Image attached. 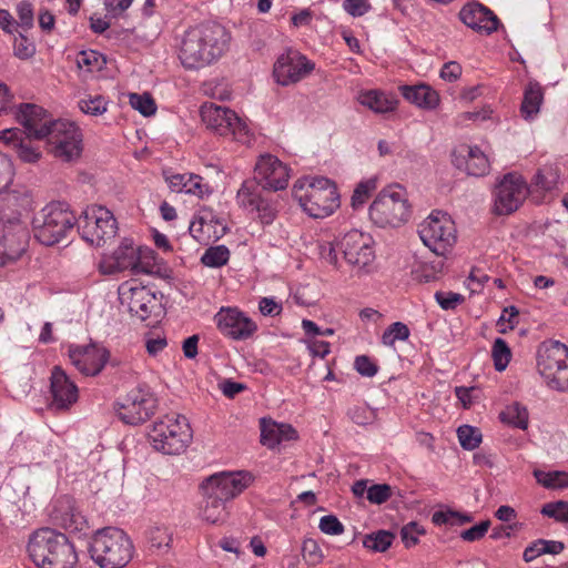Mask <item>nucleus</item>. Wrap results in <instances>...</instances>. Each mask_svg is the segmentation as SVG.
<instances>
[{"label": "nucleus", "mask_w": 568, "mask_h": 568, "mask_svg": "<svg viewBox=\"0 0 568 568\" xmlns=\"http://www.w3.org/2000/svg\"><path fill=\"white\" fill-rule=\"evenodd\" d=\"M17 14L19 22L17 23L22 30L27 31L33 27V8L31 3L21 1L17 4Z\"/></svg>", "instance_id": "obj_60"}, {"label": "nucleus", "mask_w": 568, "mask_h": 568, "mask_svg": "<svg viewBox=\"0 0 568 568\" xmlns=\"http://www.w3.org/2000/svg\"><path fill=\"white\" fill-rule=\"evenodd\" d=\"M432 520L435 525H463L471 521V517L467 514L455 511L452 509L437 510L433 514Z\"/></svg>", "instance_id": "obj_47"}, {"label": "nucleus", "mask_w": 568, "mask_h": 568, "mask_svg": "<svg viewBox=\"0 0 568 568\" xmlns=\"http://www.w3.org/2000/svg\"><path fill=\"white\" fill-rule=\"evenodd\" d=\"M435 300L443 310H454L464 302V296L454 292H436Z\"/></svg>", "instance_id": "obj_63"}, {"label": "nucleus", "mask_w": 568, "mask_h": 568, "mask_svg": "<svg viewBox=\"0 0 568 568\" xmlns=\"http://www.w3.org/2000/svg\"><path fill=\"white\" fill-rule=\"evenodd\" d=\"M418 234L423 243L439 256L449 253L457 241L455 222L443 211H433L423 220Z\"/></svg>", "instance_id": "obj_10"}, {"label": "nucleus", "mask_w": 568, "mask_h": 568, "mask_svg": "<svg viewBox=\"0 0 568 568\" xmlns=\"http://www.w3.org/2000/svg\"><path fill=\"white\" fill-rule=\"evenodd\" d=\"M168 346V339L159 333H149L145 336V348L150 356L155 357L161 354Z\"/></svg>", "instance_id": "obj_59"}, {"label": "nucleus", "mask_w": 568, "mask_h": 568, "mask_svg": "<svg viewBox=\"0 0 568 568\" xmlns=\"http://www.w3.org/2000/svg\"><path fill=\"white\" fill-rule=\"evenodd\" d=\"M69 358L72 365L84 375H97L109 359L108 351L99 345L70 346Z\"/></svg>", "instance_id": "obj_25"}, {"label": "nucleus", "mask_w": 568, "mask_h": 568, "mask_svg": "<svg viewBox=\"0 0 568 568\" xmlns=\"http://www.w3.org/2000/svg\"><path fill=\"white\" fill-rule=\"evenodd\" d=\"M292 194L302 210L314 219H325L341 205L336 184L325 176L305 175L297 179Z\"/></svg>", "instance_id": "obj_2"}, {"label": "nucleus", "mask_w": 568, "mask_h": 568, "mask_svg": "<svg viewBox=\"0 0 568 568\" xmlns=\"http://www.w3.org/2000/svg\"><path fill=\"white\" fill-rule=\"evenodd\" d=\"M393 542V535L385 530L366 536L364 546L374 551H385Z\"/></svg>", "instance_id": "obj_51"}, {"label": "nucleus", "mask_w": 568, "mask_h": 568, "mask_svg": "<svg viewBox=\"0 0 568 568\" xmlns=\"http://www.w3.org/2000/svg\"><path fill=\"white\" fill-rule=\"evenodd\" d=\"M239 205L251 213H255L256 219L263 225L273 223L277 215V209L274 202L261 196L257 185L252 181H245L236 194Z\"/></svg>", "instance_id": "obj_22"}, {"label": "nucleus", "mask_w": 568, "mask_h": 568, "mask_svg": "<svg viewBox=\"0 0 568 568\" xmlns=\"http://www.w3.org/2000/svg\"><path fill=\"white\" fill-rule=\"evenodd\" d=\"M14 170L11 160L0 152V194L13 182Z\"/></svg>", "instance_id": "obj_58"}, {"label": "nucleus", "mask_w": 568, "mask_h": 568, "mask_svg": "<svg viewBox=\"0 0 568 568\" xmlns=\"http://www.w3.org/2000/svg\"><path fill=\"white\" fill-rule=\"evenodd\" d=\"M89 550L93 561L101 568H122L133 555L130 538L115 527L98 530L92 537Z\"/></svg>", "instance_id": "obj_6"}, {"label": "nucleus", "mask_w": 568, "mask_h": 568, "mask_svg": "<svg viewBox=\"0 0 568 568\" xmlns=\"http://www.w3.org/2000/svg\"><path fill=\"white\" fill-rule=\"evenodd\" d=\"M158 409V397L152 388L142 383L132 387L115 407L118 417L128 425L146 422Z\"/></svg>", "instance_id": "obj_11"}, {"label": "nucleus", "mask_w": 568, "mask_h": 568, "mask_svg": "<svg viewBox=\"0 0 568 568\" xmlns=\"http://www.w3.org/2000/svg\"><path fill=\"white\" fill-rule=\"evenodd\" d=\"M559 169L556 164H546L538 170L534 178V185L544 191H550L559 182Z\"/></svg>", "instance_id": "obj_40"}, {"label": "nucleus", "mask_w": 568, "mask_h": 568, "mask_svg": "<svg viewBox=\"0 0 568 568\" xmlns=\"http://www.w3.org/2000/svg\"><path fill=\"white\" fill-rule=\"evenodd\" d=\"M118 293L121 305L142 321L146 320L155 307V295L135 280L123 282Z\"/></svg>", "instance_id": "obj_21"}, {"label": "nucleus", "mask_w": 568, "mask_h": 568, "mask_svg": "<svg viewBox=\"0 0 568 568\" xmlns=\"http://www.w3.org/2000/svg\"><path fill=\"white\" fill-rule=\"evenodd\" d=\"M445 263L443 260H435L430 262L416 261L412 268V276L414 280L428 283L437 280L444 272Z\"/></svg>", "instance_id": "obj_39"}, {"label": "nucleus", "mask_w": 568, "mask_h": 568, "mask_svg": "<svg viewBox=\"0 0 568 568\" xmlns=\"http://www.w3.org/2000/svg\"><path fill=\"white\" fill-rule=\"evenodd\" d=\"M75 63L82 77L87 78L103 69L105 58L95 50H82L75 54Z\"/></svg>", "instance_id": "obj_38"}, {"label": "nucleus", "mask_w": 568, "mask_h": 568, "mask_svg": "<svg viewBox=\"0 0 568 568\" xmlns=\"http://www.w3.org/2000/svg\"><path fill=\"white\" fill-rule=\"evenodd\" d=\"M291 178V169L277 156L261 154L254 165V181L264 190L281 191L286 189Z\"/></svg>", "instance_id": "obj_20"}, {"label": "nucleus", "mask_w": 568, "mask_h": 568, "mask_svg": "<svg viewBox=\"0 0 568 568\" xmlns=\"http://www.w3.org/2000/svg\"><path fill=\"white\" fill-rule=\"evenodd\" d=\"M52 520L71 534L83 532L88 521L70 497L58 498L51 510Z\"/></svg>", "instance_id": "obj_28"}, {"label": "nucleus", "mask_w": 568, "mask_h": 568, "mask_svg": "<svg viewBox=\"0 0 568 568\" xmlns=\"http://www.w3.org/2000/svg\"><path fill=\"white\" fill-rule=\"evenodd\" d=\"M457 437L460 446L466 450L476 449L483 440L479 428L470 425L459 426L457 428Z\"/></svg>", "instance_id": "obj_43"}, {"label": "nucleus", "mask_w": 568, "mask_h": 568, "mask_svg": "<svg viewBox=\"0 0 568 568\" xmlns=\"http://www.w3.org/2000/svg\"><path fill=\"white\" fill-rule=\"evenodd\" d=\"M230 251L224 245L213 246L205 251L201 261L209 267H221L227 263Z\"/></svg>", "instance_id": "obj_50"}, {"label": "nucleus", "mask_w": 568, "mask_h": 568, "mask_svg": "<svg viewBox=\"0 0 568 568\" xmlns=\"http://www.w3.org/2000/svg\"><path fill=\"white\" fill-rule=\"evenodd\" d=\"M410 335L409 328L402 322L389 325L382 335V343L385 346H394L396 342H404Z\"/></svg>", "instance_id": "obj_48"}, {"label": "nucleus", "mask_w": 568, "mask_h": 568, "mask_svg": "<svg viewBox=\"0 0 568 568\" xmlns=\"http://www.w3.org/2000/svg\"><path fill=\"white\" fill-rule=\"evenodd\" d=\"M254 481V476L247 470L219 471L201 484V489L211 490L213 494L230 501L241 495Z\"/></svg>", "instance_id": "obj_19"}, {"label": "nucleus", "mask_w": 568, "mask_h": 568, "mask_svg": "<svg viewBox=\"0 0 568 568\" xmlns=\"http://www.w3.org/2000/svg\"><path fill=\"white\" fill-rule=\"evenodd\" d=\"M220 333L233 341H245L257 332V324L245 312L235 306H222L214 315Z\"/></svg>", "instance_id": "obj_18"}, {"label": "nucleus", "mask_w": 568, "mask_h": 568, "mask_svg": "<svg viewBox=\"0 0 568 568\" xmlns=\"http://www.w3.org/2000/svg\"><path fill=\"white\" fill-rule=\"evenodd\" d=\"M425 528L416 521H410L400 530V537L406 547L415 546L419 537L425 534Z\"/></svg>", "instance_id": "obj_57"}, {"label": "nucleus", "mask_w": 568, "mask_h": 568, "mask_svg": "<svg viewBox=\"0 0 568 568\" xmlns=\"http://www.w3.org/2000/svg\"><path fill=\"white\" fill-rule=\"evenodd\" d=\"M200 115L204 125L221 136H231L234 141L247 146L256 140V131L252 122L241 118L227 106L206 102L202 104Z\"/></svg>", "instance_id": "obj_4"}, {"label": "nucleus", "mask_w": 568, "mask_h": 568, "mask_svg": "<svg viewBox=\"0 0 568 568\" xmlns=\"http://www.w3.org/2000/svg\"><path fill=\"white\" fill-rule=\"evenodd\" d=\"M349 418L357 425H369L376 419V412L372 407L361 404L348 410Z\"/></svg>", "instance_id": "obj_53"}, {"label": "nucleus", "mask_w": 568, "mask_h": 568, "mask_svg": "<svg viewBox=\"0 0 568 568\" xmlns=\"http://www.w3.org/2000/svg\"><path fill=\"white\" fill-rule=\"evenodd\" d=\"M109 101L102 95H88L79 101L80 110L88 115L99 116L106 112Z\"/></svg>", "instance_id": "obj_45"}, {"label": "nucleus", "mask_w": 568, "mask_h": 568, "mask_svg": "<svg viewBox=\"0 0 568 568\" xmlns=\"http://www.w3.org/2000/svg\"><path fill=\"white\" fill-rule=\"evenodd\" d=\"M296 437V430L291 425L266 418L261 419V442L264 446L273 449Z\"/></svg>", "instance_id": "obj_31"}, {"label": "nucleus", "mask_w": 568, "mask_h": 568, "mask_svg": "<svg viewBox=\"0 0 568 568\" xmlns=\"http://www.w3.org/2000/svg\"><path fill=\"white\" fill-rule=\"evenodd\" d=\"M487 120H496L494 115V110L489 105H485L475 111H466L458 115V123L465 124L468 121H473L476 123H483Z\"/></svg>", "instance_id": "obj_54"}, {"label": "nucleus", "mask_w": 568, "mask_h": 568, "mask_svg": "<svg viewBox=\"0 0 568 568\" xmlns=\"http://www.w3.org/2000/svg\"><path fill=\"white\" fill-rule=\"evenodd\" d=\"M528 185L517 173L506 174L494 191V212L498 215L515 212L528 195Z\"/></svg>", "instance_id": "obj_17"}, {"label": "nucleus", "mask_w": 568, "mask_h": 568, "mask_svg": "<svg viewBox=\"0 0 568 568\" xmlns=\"http://www.w3.org/2000/svg\"><path fill=\"white\" fill-rule=\"evenodd\" d=\"M129 103L144 116H151L156 112V104L149 93H130Z\"/></svg>", "instance_id": "obj_49"}, {"label": "nucleus", "mask_w": 568, "mask_h": 568, "mask_svg": "<svg viewBox=\"0 0 568 568\" xmlns=\"http://www.w3.org/2000/svg\"><path fill=\"white\" fill-rule=\"evenodd\" d=\"M302 555L310 566H317L324 559V555L318 542L312 538L305 539L303 541Z\"/></svg>", "instance_id": "obj_52"}, {"label": "nucleus", "mask_w": 568, "mask_h": 568, "mask_svg": "<svg viewBox=\"0 0 568 568\" xmlns=\"http://www.w3.org/2000/svg\"><path fill=\"white\" fill-rule=\"evenodd\" d=\"M50 153L64 162H72L82 153V134L80 129L70 121L57 120L45 136Z\"/></svg>", "instance_id": "obj_13"}, {"label": "nucleus", "mask_w": 568, "mask_h": 568, "mask_svg": "<svg viewBox=\"0 0 568 568\" xmlns=\"http://www.w3.org/2000/svg\"><path fill=\"white\" fill-rule=\"evenodd\" d=\"M203 505L201 507V518L209 524H222L229 516L227 503L223 498L213 494L211 490L202 489Z\"/></svg>", "instance_id": "obj_34"}, {"label": "nucleus", "mask_w": 568, "mask_h": 568, "mask_svg": "<svg viewBox=\"0 0 568 568\" xmlns=\"http://www.w3.org/2000/svg\"><path fill=\"white\" fill-rule=\"evenodd\" d=\"M75 223L77 217L68 204L51 202L32 220L34 237L43 245H54L67 236Z\"/></svg>", "instance_id": "obj_7"}, {"label": "nucleus", "mask_w": 568, "mask_h": 568, "mask_svg": "<svg viewBox=\"0 0 568 568\" xmlns=\"http://www.w3.org/2000/svg\"><path fill=\"white\" fill-rule=\"evenodd\" d=\"M17 153L18 156L23 161L28 163H34L41 158V151L33 146L30 141H23L21 140L17 144Z\"/></svg>", "instance_id": "obj_64"}, {"label": "nucleus", "mask_w": 568, "mask_h": 568, "mask_svg": "<svg viewBox=\"0 0 568 568\" xmlns=\"http://www.w3.org/2000/svg\"><path fill=\"white\" fill-rule=\"evenodd\" d=\"M544 102V91L538 82H529L524 91L520 114L526 121H534Z\"/></svg>", "instance_id": "obj_35"}, {"label": "nucleus", "mask_w": 568, "mask_h": 568, "mask_svg": "<svg viewBox=\"0 0 568 568\" xmlns=\"http://www.w3.org/2000/svg\"><path fill=\"white\" fill-rule=\"evenodd\" d=\"M1 195L9 206L18 211L19 215L33 209V195L24 185L11 183Z\"/></svg>", "instance_id": "obj_36"}, {"label": "nucleus", "mask_w": 568, "mask_h": 568, "mask_svg": "<svg viewBox=\"0 0 568 568\" xmlns=\"http://www.w3.org/2000/svg\"><path fill=\"white\" fill-rule=\"evenodd\" d=\"M50 408L57 412L68 410L79 398L78 386L60 367L51 373Z\"/></svg>", "instance_id": "obj_27"}, {"label": "nucleus", "mask_w": 568, "mask_h": 568, "mask_svg": "<svg viewBox=\"0 0 568 568\" xmlns=\"http://www.w3.org/2000/svg\"><path fill=\"white\" fill-rule=\"evenodd\" d=\"M315 63L297 50L281 53L273 65V78L282 87L295 84L310 75Z\"/></svg>", "instance_id": "obj_16"}, {"label": "nucleus", "mask_w": 568, "mask_h": 568, "mask_svg": "<svg viewBox=\"0 0 568 568\" xmlns=\"http://www.w3.org/2000/svg\"><path fill=\"white\" fill-rule=\"evenodd\" d=\"M189 231L199 243L209 244L225 234L226 225L224 220L220 219L213 210L202 207L191 221Z\"/></svg>", "instance_id": "obj_24"}, {"label": "nucleus", "mask_w": 568, "mask_h": 568, "mask_svg": "<svg viewBox=\"0 0 568 568\" xmlns=\"http://www.w3.org/2000/svg\"><path fill=\"white\" fill-rule=\"evenodd\" d=\"M378 179L376 176H371L367 179H363L355 187L351 204L352 207L357 210L362 207L367 200L371 197L373 192L377 189Z\"/></svg>", "instance_id": "obj_41"}, {"label": "nucleus", "mask_w": 568, "mask_h": 568, "mask_svg": "<svg viewBox=\"0 0 568 568\" xmlns=\"http://www.w3.org/2000/svg\"><path fill=\"white\" fill-rule=\"evenodd\" d=\"M491 357L496 371L503 372L506 369L511 358V352L503 338L495 339L491 347Z\"/></svg>", "instance_id": "obj_46"}, {"label": "nucleus", "mask_w": 568, "mask_h": 568, "mask_svg": "<svg viewBox=\"0 0 568 568\" xmlns=\"http://www.w3.org/2000/svg\"><path fill=\"white\" fill-rule=\"evenodd\" d=\"M13 53L21 60L30 59L36 53V45L33 41L20 32L14 37Z\"/></svg>", "instance_id": "obj_55"}, {"label": "nucleus", "mask_w": 568, "mask_h": 568, "mask_svg": "<svg viewBox=\"0 0 568 568\" xmlns=\"http://www.w3.org/2000/svg\"><path fill=\"white\" fill-rule=\"evenodd\" d=\"M453 162L467 174L484 176L489 172L490 162L487 146L463 144L453 154Z\"/></svg>", "instance_id": "obj_26"}, {"label": "nucleus", "mask_w": 568, "mask_h": 568, "mask_svg": "<svg viewBox=\"0 0 568 568\" xmlns=\"http://www.w3.org/2000/svg\"><path fill=\"white\" fill-rule=\"evenodd\" d=\"M82 239L91 245L100 246L112 239L118 230L113 213L102 205L88 206L79 219Z\"/></svg>", "instance_id": "obj_12"}, {"label": "nucleus", "mask_w": 568, "mask_h": 568, "mask_svg": "<svg viewBox=\"0 0 568 568\" xmlns=\"http://www.w3.org/2000/svg\"><path fill=\"white\" fill-rule=\"evenodd\" d=\"M136 261L138 246L132 240L124 239L112 254L102 257L99 263V270L105 275H111L124 270L134 272Z\"/></svg>", "instance_id": "obj_29"}, {"label": "nucleus", "mask_w": 568, "mask_h": 568, "mask_svg": "<svg viewBox=\"0 0 568 568\" xmlns=\"http://www.w3.org/2000/svg\"><path fill=\"white\" fill-rule=\"evenodd\" d=\"M229 33L217 23L190 28L178 45V58L186 70H199L219 60L227 49Z\"/></svg>", "instance_id": "obj_1"}, {"label": "nucleus", "mask_w": 568, "mask_h": 568, "mask_svg": "<svg viewBox=\"0 0 568 568\" xmlns=\"http://www.w3.org/2000/svg\"><path fill=\"white\" fill-rule=\"evenodd\" d=\"M357 101L361 105L378 114L393 112L398 103L393 93L376 89L361 91L357 95Z\"/></svg>", "instance_id": "obj_32"}, {"label": "nucleus", "mask_w": 568, "mask_h": 568, "mask_svg": "<svg viewBox=\"0 0 568 568\" xmlns=\"http://www.w3.org/2000/svg\"><path fill=\"white\" fill-rule=\"evenodd\" d=\"M28 242L29 233L20 216H0V266L17 261Z\"/></svg>", "instance_id": "obj_14"}, {"label": "nucleus", "mask_w": 568, "mask_h": 568, "mask_svg": "<svg viewBox=\"0 0 568 568\" xmlns=\"http://www.w3.org/2000/svg\"><path fill=\"white\" fill-rule=\"evenodd\" d=\"M499 419L501 423L521 430H526L529 426L528 409L518 402L506 405L499 413Z\"/></svg>", "instance_id": "obj_37"}, {"label": "nucleus", "mask_w": 568, "mask_h": 568, "mask_svg": "<svg viewBox=\"0 0 568 568\" xmlns=\"http://www.w3.org/2000/svg\"><path fill=\"white\" fill-rule=\"evenodd\" d=\"M338 248L349 265L369 272L375 261L374 241L369 234L352 230L338 237Z\"/></svg>", "instance_id": "obj_15"}, {"label": "nucleus", "mask_w": 568, "mask_h": 568, "mask_svg": "<svg viewBox=\"0 0 568 568\" xmlns=\"http://www.w3.org/2000/svg\"><path fill=\"white\" fill-rule=\"evenodd\" d=\"M459 18L467 27L487 34L496 31L499 23L497 17L479 3L464 6Z\"/></svg>", "instance_id": "obj_30"}, {"label": "nucleus", "mask_w": 568, "mask_h": 568, "mask_svg": "<svg viewBox=\"0 0 568 568\" xmlns=\"http://www.w3.org/2000/svg\"><path fill=\"white\" fill-rule=\"evenodd\" d=\"M28 551L39 568H74L78 562L74 546L65 535L50 528L33 532Z\"/></svg>", "instance_id": "obj_3"}, {"label": "nucleus", "mask_w": 568, "mask_h": 568, "mask_svg": "<svg viewBox=\"0 0 568 568\" xmlns=\"http://www.w3.org/2000/svg\"><path fill=\"white\" fill-rule=\"evenodd\" d=\"M394 493V488L388 484H372L368 489L367 500L374 505H381L387 501Z\"/></svg>", "instance_id": "obj_56"}, {"label": "nucleus", "mask_w": 568, "mask_h": 568, "mask_svg": "<svg viewBox=\"0 0 568 568\" xmlns=\"http://www.w3.org/2000/svg\"><path fill=\"white\" fill-rule=\"evenodd\" d=\"M14 114L28 136L38 140L44 139L57 121L42 106L32 103L20 104Z\"/></svg>", "instance_id": "obj_23"}, {"label": "nucleus", "mask_w": 568, "mask_h": 568, "mask_svg": "<svg viewBox=\"0 0 568 568\" xmlns=\"http://www.w3.org/2000/svg\"><path fill=\"white\" fill-rule=\"evenodd\" d=\"M318 528L322 532L331 536H338L344 532V526L334 515L321 517Z\"/></svg>", "instance_id": "obj_61"}, {"label": "nucleus", "mask_w": 568, "mask_h": 568, "mask_svg": "<svg viewBox=\"0 0 568 568\" xmlns=\"http://www.w3.org/2000/svg\"><path fill=\"white\" fill-rule=\"evenodd\" d=\"M158 267V256L155 252L146 246H138V261L134 273L151 274Z\"/></svg>", "instance_id": "obj_44"}, {"label": "nucleus", "mask_w": 568, "mask_h": 568, "mask_svg": "<svg viewBox=\"0 0 568 568\" xmlns=\"http://www.w3.org/2000/svg\"><path fill=\"white\" fill-rule=\"evenodd\" d=\"M541 513L545 516L555 518L558 521L566 523V521H568V503L558 501V503L546 504L542 507Z\"/></svg>", "instance_id": "obj_62"}, {"label": "nucleus", "mask_w": 568, "mask_h": 568, "mask_svg": "<svg viewBox=\"0 0 568 568\" xmlns=\"http://www.w3.org/2000/svg\"><path fill=\"white\" fill-rule=\"evenodd\" d=\"M536 480L548 489H565L568 487V473L535 470Z\"/></svg>", "instance_id": "obj_42"}, {"label": "nucleus", "mask_w": 568, "mask_h": 568, "mask_svg": "<svg viewBox=\"0 0 568 568\" xmlns=\"http://www.w3.org/2000/svg\"><path fill=\"white\" fill-rule=\"evenodd\" d=\"M537 369L550 388L568 390V346L559 341L542 343L537 352Z\"/></svg>", "instance_id": "obj_9"}, {"label": "nucleus", "mask_w": 568, "mask_h": 568, "mask_svg": "<svg viewBox=\"0 0 568 568\" xmlns=\"http://www.w3.org/2000/svg\"><path fill=\"white\" fill-rule=\"evenodd\" d=\"M369 219L379 227H397L408 221L410 204L407 192L399 184L383 189L369 206Z\"/></svg>", "instance_id": "obj_8"}, {"label": "nucleus", "mask_w": 568, "mask_h": 568, "mask_svg": "<svg viewBox=\"0 0 568 568\" xmlns=\"http://www.w3.org/2000/svg\"><path fill=\"white\" fill-rule=\"evenodd\" d=\"M193 439L187 418L180 414H168L155 420L149 432L151 446L165 455L184 453Z\"/></svg>", "instance_id": "obj_5"}, {"label": "nucleus", "mask_w": 568, "mask_h": 568, "mask_svg": "<svg viewBox=\"0 0 568 568\" xmlns=\"http://www.w3.org/2000/svg\"><path fill=\"white\" fill-rule=\"evenodd\" d=\"M403 97L419 109L434 110L439 104V94L430 85L420 83L400 87Z\"/></svg>", "instance_id": "obj_33"}]
</instances>
